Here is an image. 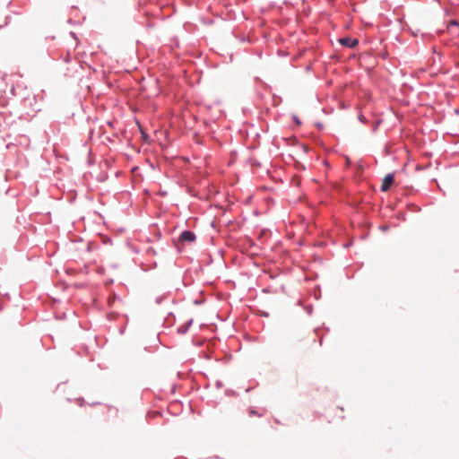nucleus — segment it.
<instances>
[{
	"instance_id": "nucleus-1",
	"label": "nucleus",
	"mask_w": 459,
	"mask_h": 459,
	"mask_svg": "<svg viewBox=\"0 0 459 459\" xmlns=\"http://www.w3.org/2000/svg\"><path fill=\"white\" fill-rule=\"evenodd\" d=\"M394 175L387 174L382 181L381 190L383 192H386L387 190H389V188L391 187V186L394 183Z\"/></svg>"
},
{
	"instance_id": "nucleus-2",
	"label": "nucleus",
	"mask_w": 459,
	"mask_h": 459,
	"mask_svg": "<svg viewBox=\"0 0 459 459\" xmlns=\"http://www.w3.org/2000/svg\"><path fill=\"white\" fill-rule=\"evenodd\" d=\"M178 240L192 243L195 240V235L192 231L185 230L180 234Z\"/></svg>"
},
{
	"instance_id": "nucleus-3",
	"label": "nucleus",
	"mask_w": 459,
	"mask_h": 459,
	"mask_svg": "<svg viewBox=\"0 0 459 459\" xmlns=\"http://www.w3.org/2000/svg\"><path fill=\"white\" fill-rule=\"evenodd\" d=\"M339 42L343 46L354 48L355 46L358 45L359 40L357 39L342 38L340 39Z\"/></svg>"
},
{
	"instance_id": "nucleus-4",
	"label": "nucleus",
	"mask_w": 459,
	"mask_h": 459,
	"mask_svg": "<svg viewBox=\"0 0 459 459\" xmlns=\"http://www.w3.org/2000/svg\"><path fill=\"white\" fill-rule=\"evenodd\" d=\"M264 202H266L268 207L270 206L271 204H273V198L272 196H264Z\"/></svg>"
},
{
	"instance_id": "nucleus-5",
	"label": "nucleus",
	"mask_w": 459,
	"mask_h": 459,
	"mask_svg": "<svg viewBox=\"0 0 459 459\" xmlns=\"http://www.w3.org/2000/svg\"><path fill=\"white\" fill-rule=\"evenodd\" d=\"M248 413L250 417H254L256 415V411L255 410V408H252L248 411Z\"/></svg>"
},
{
	"instance_id": "nucleus-6",
	"label": "nucleus",
	"mask_w": 459,
	"mask_h": 459,
	"mask_svg": "<svg viewBox=\"0 0 459 459\" xmlns=\"http://www.w3.org/2000/svg\"><path fill=\"white\" fill-rule=\"evenodd\" d=\"M115 299H116V295L114 294L112 297L108 298V304L111 306L112 303L115 301Z\"/></svg>"
},
{
	"instance_id": "nucleus-7",
	"label": "nucleus",
	"mask_w": 459,
	"mask_h": 459,
	"mask_svg": "<svg viewBox=\"0 0 459 459\" xmlns=\"http://www.w3.org/2000/svg\"><path fill=\"white\" fill-rule=\"evenodd\" d=\"M268 316V314H267V313H265V312H262V311H260V316Z\"/></svg>"
},
{
	"instance_id": "nucleus-8",
	"label": "nucleus",
	"mask_w": 459,
	"mask_h": 459,
	"mask_svg": "<svg viewBox=\"0 0 459 459\" xmlns=\"http://www.w3.org/2000/svg\"><path fill=\"white\" fill-rule=\"evenodd\" d=\"M363 118H364V117H363V116H359V119H360L361 121H363Z\"/></svg>"
}]
</instances>
